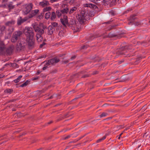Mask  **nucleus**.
<instances>
[{
    "label": "nucleus",
    "mask_w": 150,
    "mask_h": 150,
    "mask_svg": "<svg viewBox=\"0 0 150 150\" xmlns=\"http://www.w3.org/2000/svg\"><path fill=\"white\" fill-rule=\"evenodd\" d=\"M77 9L76 7L74 6L71 8L70 10L69 11V13L70 14L73 13L74 12L76 11Z\"/></svg>",
    "instance_id": "dca6fc26"
},
{
    "label": "nucleus",
    "mask_w": 150,
    "mask_h": 150,
    "mask_svg": "<svg viewBox=\"0 0 150 150\" xmlns=\"http://www.w3.org/2000/svg\"><path fill=\"white\" fill-rule=\"evenodd\" d=\"M122 133H121V134L120 135V136H121V135H122Z\"/></svg>",
    "instance_id": "4d7b16f0"
},
{
    "label": "nucleus",
    "mask_w": 150,
    "mask_h": 150,
    "mask_svg": "<svg viewBox=\"0 0 150 150\" xmlns=\"http://www.w3.org/2000/svg\"><path fill=\"white\" fill-rule=\"evenodd\" d=\"M51 3H53L57 1L58 0H50Z\"/></svg>",
    "instance_id": "c9c22d12"
},
{
    "label": "nucleus",
    "mask_w": 150,
    "mask_h": 150,
    "mask_svg": "<svg viewBox=\"0 0 150 150\" xmlns=\"http://www.w3.org/2000/svg\"><path fill=\"white\" fill-rule=\"evenodd\" d=\"M26 86V85L25 84V83H23V84H22L20 86V87H24V86Z\"/></svg>",
    "instance_id": "f704fd0d"
},
{
    "label": "nucleus",
    "mask_w": 150,
    "mask_h": 150,
    "mask_svg": "<svg viewBox=\"0 0 150 150\" xmlns=\"http://www.w3.org/2000/svg\"><path fill=\"white\" fill-rule=\"evenodd\" d=\"M52 121H51V122H48V123L49 124H50L51 123H52Z\"/></svg>",
    "instance_id": "de8ad7c7"
},
{
    "label": "nucleus",
    "mask_w": 150,
    "mask_h": 150,
    "mask_svg": "<svg viewBox=\"0 0 150 150\" xmlns=\"http://www.w3.org/2000/svg\"><path fill=\"white\" fill-rule=\"evenodd\" d=\"M39 10L38 9L33 10L30 12V13L29 18H31L36 15L39 12Z\"/></svg>",
    "instance_id": "9d476101"
},
{
    "label": "nucleus",
    "mask_w": 150,
    "mask_h": 150,
    "mask_svg": "<svg viewBox=\"0 0 150 150\" xmlns=\"http://www.w3.org/2000/svg\"><path fill=\"white\" fill-rule=\"evenodd\" d=\"M51 9V8L50 6H47L44 8L43 9V12H45L50 11Z\"/></svg>",
    "instance_id": "aec40b11"
},
{
    "label": "nucleus",
    "mask_w": 150,
    "mask_h": 150,
    "mask_svg": "<svg viewBox=\"0 0 150 150\" xmlns=\"http://www.w3.org/2000/svg\"><path fill=\"white\" fill-rule=\"evenodd\" d=\"M105 138H106V136H103L101 138L99 139L96 142L97 143L100 142L102 141L105 139Z\"/></svg>",
    "instance_id": "bb28decb"
},
{
    "label": "nucleus",
    "mask_w": 150,
    "mask_h": 150,
    "mask_svg": "<svg viewBox=\"0 0 150 150\" xmlns=\"http://www.w3.org/2000/svg\"><path fill=\"white\" fill-rule=\"evenodd\" d=\"M108 114L107 113L105 112H103L102 114L99 115L100 118H102L103 117H105L108 115Z\"/></svg>",
    "instance_id": "b1692460"
},
{
    "label": "nucleus",
    "mask_w": 150,
    "mask_h": 150,
    "mask_svg": "<svg viewBox=\"0 0 150 150\" xmlns=\"http://www.w3.org/2000/svg\"><path fill=\"white\" fill-rule=\"evenodd\" d=\"M55 29L51 25L48 26V28L47 33L49 35H52L53 34V32L54 31Z\"/></svg>",
    "instance_id": "ddd939ff"
},
{
    "label": "nucleus",
    "mask_w": 150,
    "mask_h": 150,
    "mask_svg": "<svg viewBox=\"0 0 150 150\" xmlns=\"http://www.w3.org/2000/svg\"><path fill=\"white\" fill-rule=\"evenodd\" d=\"M15 23V21L12 20L10 21H9L5 23V25L6 26H11L13 25Z\"/></svg>",
    "instance_id": "4468645a"
},
{
    "label": "nucleus",
    "mask_w": 150,
    "mask_h": 150,
    "mask_svg": "<svg viewBox=\"0 0 150 150\" xmlns=\"http://www.w3.org/2000/svg\"><path fill=\"white\" fill-rule=\"evenodd\" d=\"M45 56H43V57H40V58H45Z\"/></svg>",
    "instance_id": "c03bdc74"
},
{
    "label": "nucleus",
    "mask_w": 150,
    "mask_h": 150,
    "mask_svg": "<svg viewBox=\"0 0 150 150\" xmlns=\"http://www.w3.org/2000/svg\"><path fill=\"white\" fill-rule=\"evenodd\" d=\"M85 11L84 9L82 10L80 14H78L76 18L81 24H83L86 20Z\"/></svg>",
    "instance_id": "423d86ee"
},
{
    "label": "nucleus",
    "mask_w": 150,
    "mask_h": 150,
    "mask_svg": "<svg viewBox=\"0 0 150 150\" xmlns=\"http://www.w3.org/2000/svg\"><path fill=\"white\" fill-rule=\"evenodd\" d=\"M32 26L35 31L37 33L36 36L37 41L38 42L42 41L43 40V38L42 35L44 32V28L42 24H41L38 25V23H35L32 24Z\"/></svg>",
    "instance_id": "f257e3e1"
},
{
    "label": "nucleus",
    "mask_w": 150,
    "mask_h": 150,
    "mask_svg": "<svg viewBox=\"0 0 150 150\" xmlns=\"http://www.w3.org/2000/svg\"><path fill=\"white\" fill-rule=\"evenodd\" d=\"M60 60L59 59L54 57L52 59L49 60L46 63L49 66H50L56 63L59 62Z\"/></svg>",
    "instance_id": "1a4fd4ad"
},
{
    "label": "nucleus",
    "mask_w": 150,
    "mask_h": 150,
    "mask_svg": "<svg viewBox=\"0 0 150 150\" xmlns=\"http://www.w3.org/2000/svg\"><path fill=\"white\" fill-rule=\"evenodd\" d=\"M120 136H120V135L119 136V137H118V139H120Z\"/></svg>",
    "instance_id": "864d4df0"
},
{
    "label": "nucleus",
    "mask_w": 150,
    "mask_h": 150,
    "mask_svg": "<svg viewBox=\"0 0 150 150\" xmlns=\"http://www.w3.org/2000/svg\"><path fill=\"white\" fill-rule=\"evenodd\" d=\"M86 6L87 7H90L91 8H94L96 7V6L92 4H86Z\"/></svg>",
    "instance_id": "a211bd4d"
},
{
    "label": "nucleus",
    "mask_w": 150,
    "mask_h": 150,
    "mask_svg": "<svg viewBox=\"0 0 150 150\" xmlns=\"http://www.w3.org/2000/svg\"><path fill=\"white\" fill-rule=\"evenodd\" d=\"M141 146V145L138 146V148H139Z\"/></svg>",
    "instance_id": "09e8293b"
},
{
    "label": "nucleus",
    "mask_w": 150,
    "mask_h": 150,
    "mask_svg": "<svg viewBox=\"0 0 150 150\" xmlns=\"http://www.w3.org/2000/svg\"><path fill=\"white\" fill-rule=\"evenodd\" d=\"M100 0H96V1H97V2L98 1H100Z\"/></svg>",
    "instance_id": "3c124183"
},
{
    "label": "nucleus",
    "mask_w": 150,
    "mask_h": 150,
    "mask_svg": "<svg viewBox=\"0 0 150 150\" xmlns=\"http://www.w3.org/2000/svg\"><path fill=\"white\" fill-rule=\"evenodd\" d=\"M69 62V61L68 60H67L66 61H63V62L64 64H67Z\"/></svg>",
    "instance_id": "4c0bfd02"
},
{
    "label": "nucleus",
    "mask_w": 150,
    "mask_h": 150,
    "mask_svg": "<svg viewBox=\"0 0 150 150\" xmlns=\"http://www.w3.org/2000/svg\"><path fill=\"white\" fill-rule=\"evenodd\" d=\"M8 0H2L3 2H6L8 1Z\"/></svg>",
    "instance_id": "79ce46f5"
},
{
    "label": "nucleus",
    "mask_w": 150,
    "mask_h": 150,
    "mask_svg": "<svg viewBox=\"0 0 150 150\" xmlns=\"http://www.w3.org/2000/svg\"><path fill=\"white\" fill-rule=\"evenodd\" d=\"M26 45V43L25 42V39L23 38L17 44V50H23Z\"/></svg>",
    "instance_id": "0eeeda50"
},
{
    "label": "nucleus",
    "mask_w": 150,
    "mask_h": 150,
    "mask_svg": "<svg viewBox=\"0 0 150 150\" xmlns=\"http://www.w3.org/2000/svg\"><path fill=\"white\" fill-rule=\"evenodd\" d=\"M125 50H123L122 52L120 53L121 54H125V52H127V50H126V49H130L131 48V47H130L129 48H128V47L127 46H126L124 47Z\"/></svg>",
    "instance_id": "4be33fe9"
},
{
    "label": "nucleus",
    "mask_w": 150,
    "mask_h": 150,
    "mask_svg": "<svg viewBox=\"0 0 150 150\" xmlns=\"http://www.w3.org/2000/svg\"><path fill=\"white\" fill-rule=\"evenodd\" d=\"M52 98V96H51L50 97V99H51Z\"/></svg>",
    "instance_id": "5fc2aeb1"
},
{
    "label": "nucleus",
    "mask_w": 150,
    "mask_h": 150,
    "mask_svg": "<svg viewBox=\"0 0 150 150\" xmlns=\"http://www.w3.org/2000/svg\"><path fill=\"white\" fill-rule=\"evenodd\" d=\"M14 49V47L13 45L9 46L8 48L6 49L5 47V45L4 44H2L1 46H0V51L1 52H4L5 51L8 54H11L13 50Z\"/></svg>",
    "instance_id": "20e7f679"
},
{
    "label": "nucleus",
    "mask_w": 150,
    "mask_h": 150,
    "mask_svg": "<svg viewBox=\"0 0 150 150\" xmlns=\"http://www.w3.org/2000/svg\"><path fill=\"white\" fill-rule=\"evenodd\" d=\"M71 137V135H68L65 136L64 138V139H66L69 138Z\"/></svg>",
    "instance_id": "473e14b6"
},
{
    "label": "nucleus",
    "mask_w": 150,
    "mask_h": 150,
    "mask_svg": "<svg viewBox=\"0 0 150 150\" xmlns=\"http://www.w3.org/2000/svg\"><path fill=\"white\" fill-rule=\"evenodd\" d=\"M38 79V77L35 78L33 79L34 80H37Z\"/></svg>",
    "instance_id": "37998d69"
},
{
    "label": "nucleus",
    "mask_w": 150,
    "mask_h": 150,
    "mask_svg": "<svg viewBox=\"0 0 150 150\" xmlns=\"http://www.w3.org/2000/svg\"><path fill=\"white\" fill-rule=\"evenodd\" d=\"M75 58L74 57H72L71 58V59H74Z\"/></svg>",
    "instance_id": "49530a36"
},
{
    "label": "nucleus",
    "mask_w": 150,
    "mask_h": 150,
    "mask_svg": "<svg viewBox=\"0 0 150 150\" xmlns=\"http://www.w3.org/2000/svg\"><path fill=\"white\" fill-rule=\"evenodd\" d=\"M49 66L48 64H47V63H46L45 64V65L44 67L42 68V70H45L46 69H47V68Z\"/></svg>",
    "instance_id": "7c9ffc66"
},
{
    "label": "nucleus",
    "mask_w": 150,
    "mask_h": 150,
    "mask_svg": "<svg viewBox=\"0 0 150 150\" xmlns=\"http://www.w3.org/2000/svg\"><path fill=\"white\" fill-rule=\"evenodd\" d=\"M56 14L54 12L52 13L50 19L52 20H54L56 18Z\"/></svg>",
    "instance_id": "412c9836"
},
{
    "label": "nucleus",
    "mask_w": 150,
    "mask_h": 150,
    "mask_svg": "<svg viewBox=\"0 0 150 150\" xmlns=\"http://www.w3.org/2000/svg\"><path fill=\"white\" fill-rule=\"evenodd\" d=\"M8 65V64H5V66H7V65Z\"/></svg>",
    "instance_id": "8fccbe9b"
},
{
    "label": "nucleus",
    "mask_w": 150,
    "mask_h": 150,
    "mask_svg": "<svg viewBox=\"0 0 150 150\" xmlns=\"http://www.w3.org/2000/svg\"><path fill=\"white\" fill-rule=\"evenodd\" d=\"M89 1L92 2H93L94 3H95L97 2L96 0H89Z\"/></svg>",
    "instance_id": "58836bf2"
},
{
    "label": "nucleus",
    "mask_w": 150,
    "mask_h": 150,
    "mask_svg": "<svg viewBox=\"0 0 150 150\" xmlns=\"http://www.w3.org/2000/svg\"><path fill=\"white\" fill-rule=\"evenodd\" d=\"M33 5L32 3L25 5L23 11V14L24 15H26L29 13L33 8Z\"/></svg>",
    "instance_id": "6e6552de"
},
{
    "label": "nucleus",
    "mask_w": 150,
    "mask_h": 150,
    "mask_svg": "<svg viewBox=\"0 0 150 150\" xmlns=\"http://www.w3.org/2000/svg\"><path fill=\"white\" fill-rule=\"evenodd\" d=\"M30 81L29 80H27L25 82V84L27 86L28 83H30Z\"/></svg>",
    "instance_id": "72a5a7b5"
},
{
    "label": "nucleus",
    "mask_w": 150,
    "mask_h": 150,
    "mask_svg": "<svg viewBox=\"0 0 150 150\" xmlns=\"http://www.w3.org/2000/svg\"><path fill=\"white\" fill-rule=\"evenodd\" d=\"M27 19L26 18L22 19L21 17L18 19L17 21V24L18 25H21L22 23L26 21Z\"/></svg>",
    "instance_id": "2eb2a0df"
},
{
    "label": "nucleus",
    "mask_w": 150,
    "mask_h": 150,
    "mask_svg": "<svg viewBox=\"0 0 150 150\" xmlns=\"http://www.w3.org/2000/svg\"><path fill=\"white\" fill-rule=\"evenodd\" d=\"M5 92L7 93H11L13 91V90L11 89H8L4 91Z\"/></svg>",
    "instance_id": "c756f323"
},
{
    "label": "nucleus",
    "mask_w": 150,
    "mask_h": 150,
    "mask_svg": "<svg viewBox=\"0 0 150 150\" xmlns=\"http://www.w3.org/2000/svg\"><path fill=\"white\" fill-rule=\"evenodd\" d=\"M22 77V75H20L18 76V77L16 79L13 80V81L15 83H17L19 82L21 78Z\"/></svg>",
    "instance_id": "6ab92c4d"
},
{
    "label": "nucleus",
    "mask_w": 150,
    "mask_h": 150,
    "mask_svg": "<svg viewBox=\"0 0 150 150\" xmlns=\"http://www.w3.org/2000/svg\"><path fill=\"white\" fill-rule=\"evenodd\" d=\"M116 0H112L111 3H113L112 4H115V2L116 1Z\"/></svg>",
    "instance_id": "ea45409f"
},
{
    "label": "nucleus",
    "mask_w": 150,
    "mask_h": 150,
    "mask_svg": "<svg viewBox=\"0 0 150 150\" xmlns=\"http://www.w3.org/2000/svg\"><path fill=\"white\" fill-rule=\"evenodd\" d=\"M86 46H83V49H85V48H86Z\"/></svg>",
    "instance_id": "a18cd8bd"
},
{
    "label": "nucleus",
    "mask_w": 150,
    "mask_h": 150,
    "mask_svg": "<svg viewBox=\"0 0 150 150\" xmlns=\"http://www.w3.org/2000/svg\"><path fill=\"white\" fill-rule=\"evenodd\" d=\"M25 34L26 36V41L29 46L33 47L34 45L33 38L34 35L33 30L31 27H26Z\"/></svg>",
    "instance_id": "f03ea898"
},
{
    "label": "nucleus",
    "mask_w": 150,
    "mask_h": 150,
    "mask_svg": "<svg viewBox=\"0 0 150 150\" xmlns=\"http://www.w3.org/2000/svg\"><path fill=\"white\" fill-rule=\"evenodd\" d=\"M51 13L50 12L46 13L45 15V18L47 19L50 17Z\"/></svg>",
    "instance_id": "5701e85b"
},
{
    "label": "nucleus",
    "mask_w": 150,
    "mask_h": 150,
    "mask_svg": "<svg viewBox=\"0 0 150 150\" xmlns=\"http://www.w3.org/2000/svg\"><path fill=\"white\" fill-rule=\"evenodd\" d=\"M103 2L105 5H108L111 2L110 0H103Z\"/></svg>",
    "instance_id": "c85d7f7f"
},
{
    "label": "nucleus",
    "mask_w": 150,
    "mask_h": 150,
    "mask_svg": "<svg viewBox=\"0 0 150 150\" xmlns=\"http://www.w3.org/2000/svg\"><path fill=\"white\" fill-rule=\"evenodd\" d=\"M51 25H52L51 26H52L53 27H55L58 26V23H57L55 22H53L51 23Z\"/></svg>",
    "instance_id": "cd10ccee"
},
{
    "label": "nucleus",
    "mask_w": 150,
    "mask_h": 150,
    "mask_svg": "<svg viewBox=\"0 0 150 150\" xmlns=\"http://www.w3.org/2000/svg\"><path fill=\"white\" fill-rule=\"evenodd\" d=\"M7 6L9 11H10L11 10L15 8V5L14 4L13 2H10L7 4Z\"/></svg>",
    "instance_id": "f8f14e48"
},
{
    "label": "nucleus",
    "mask_w": 150,
    "mask_h": 150,
    "mask_svg": "<svg viewBox=\"0 0 150 150\" xmlns=\"http://www.w3.org/2000/svg\"><path fill=\"white\" fill-rule=\"evenodd\" d=\"M5 28L4 26H2L1 27L0 30L1 31H3L5 29Z\"/></svg>",
    "instance_id": "2f4dec72"
},
{
    "label": "nucleus",
    "mask_w": 150,
    "mask_h": 150,
    "mask_svg": "<svg viewBox=\"0 0 150 150\" xmlns=\"http://www.w3.org/2000/svg\"><path fill=\"white\" fill-rule=\"evenodd\" d=\"M39 5L42 7L49 6L50 4L48 1L44 0L43 1H41L39 3Z\"/></svg>",
    "instance_id": "9b49d317"
},
{
    "label": "nucleus",
    "mask_w": 150,
    "mask_h": 150,
    "mask_svg": "<svg viewBox=\"0 0 150 150\" xmlns=\"http://www.w3.org/2000/svg\"><path fill=\"white\" fill-rule=\"evenodd\" d=\"M63 9L61 10V12L63 13V18L60 19L62 24L65 26L68 25V21L67 16L65 15L69 12V7L62 8Z\"/></svg>",
    "instance_id": "7ed1b4c3"
},
{
    "label": "nucleus",
    "mask_w": 150,
    "mask_h": 150,
    "mask_svg": "<svg viewBox=\"0 0 150 150\" xmlns=\"http://www.w3.org/2000/svg\"><path fill=\"white\" fill-rule=\"evenodd\" d=\"M62 7V8H65L69 7L67 5V2L66 1H64L63 2Z\"/></svg>",
    "instance_id": "f3484780"
},
{
    "label": "nucleus",
    "mask_w": 150,
    "mask_h": 150,
    "mask_svg": "<svg viewBox=\"0 0 150 150\" xmlns=\"http://www.w3.org/2000/svg\"><path fill=\"white\" fill-rule=\"evenodd\" d=\"M20 4H16V5H17V6H18L19 5H20Z\"/></svg>",
    "instance_id": "603ef678"
},
{
    "label": "nucleus",
    "mask_w": 150,
    "mask_h": 150,
    "mask_svg": "<svg viewBox=\"0 0 150 150\" xmlns=\"http://www.w3.org/2000/svg\"><path fill=\"white\" fill-rule=\"evenodd\" d=\"M41 71H39V70H38L37 71V73H36V74H37V75H38L40 73H41Z\"/></svg>",
    "instance_id": "a19ab883"
},
{
    "label": "nucleus",
    "mask_w": 150,
    "mask_h": 150,
    "mask_svg": "<svg viewBox=\"0 0 150 150\" xmlns=\"http://www.w3.org/2000/svg\"><path fill=\"white\" fill-rule=\"evenodd\" d=\"M14 64H15V65H16L17 64L16 63H14Z\"/></svg>",
    "instance_id": "6e6d98bb"
},
{
    "label": "nucleus",
    "mask_w": 150,
    "mask_h": 150,
    "mask_svg": "<svg viewBox=\"0 0 150 150\" xmlns=\"http://www.w3.org/2000/svg\"><path fill=\"white\" fill-rule=\"evenodd\" d=\"M43 14L41 13L37 17V20L38 21H39L41 20L43 18Z\"/></svg>",
    "instance_id": "a878e982"
},
{
    "label": "nucleus",
    "mask_w": 150,
    "mask_h": 150,
    "mask_svg": "<svg viewBox=\"0 0 150 150\" xmlns=\"http://www.w3.org/2000/svg\"><path fill=\"white\" fill-rule=\"evenodd\" d=\"M149 23H150V20L149 21Z\"/></svg>",
    "instance_id": "13d9d810"
},
{
    "label": "nucleus",
    "mask_w": 150,
    "mask_h": 150,
    "mask_svg": "<svg viewBox=\"0 0 150 150\" xmlns=\"http://www.w3.org/2000/svg\"><path fill=\"white\" fill-rule=\"evenodd\" d=\"M22 33L21 31H18L14 32L12 35L11 38L12 42L15 43L19 39L21 36Z\"/></svg>",
    "instance_id": "39448f33"
},
{
    "label": "nucleus",
    "mask_w": 150,
    "mask_h": 150,
    "mask_svg": "<svg viewBox=\"0 0 150 150\" xmlns=\"http://www.w3.org/2000/svg\"><path fill=\"white\" fill-rule=\"evenodd\" d=\"M45 45V43H42V44H41L40 45V48H42V47L44 45Z\"/></svg>",
    "instance_id": "e433bc0d"
},
{
    "label": "nucleus",
    "mask_w": 150,
    "mask_h": 150,
    "mask_svg": "<svg viewBox=\"0 0 150 150\" xmlns=\"http://www.w3.org/2000/svg\"><path fill=\"white\" fill-rule=\"evenodd\" d=\"M57 15L59 17L63 16V13L61 12V11H57Z\"/></svg>",
    "instance_id": "393cba45"
}]
</instances>
